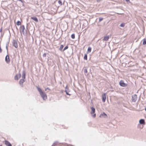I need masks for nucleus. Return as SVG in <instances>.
<instances>
[{
	"label": "nucleus",
	"instance_id": "30",
	"mask_svg": "<svg viewBox=\"0 0 146 146\" xmlns=\"http://www.w3.org/2000/svg\"><path fill=\"white\" fill-rule=\"evenodd\" d=\"M6 48L7 49V46H6Z\"/></svg>",
	"mask_w": 146,
	"mask_h": 146
},
{
	"label": "nucleus",
	"instance_id": "23",
	"mask_svg": "<svg viewBox=\"0 0 146 146\" xmlns=\"http://www.w3.org/2000/svg\"><path fill=\"white\" fill-rule=\"evenodd\" d=\"M68 48V46H66L63 49V51L65 50H66Z\"/></svg>",
	"mask_w": 146,
	"mask_h": 146
},
{
	"label": "nucleus",
	"instance_id": "17",
	"mask_svg": "<svg viewBox=\"0 0 146 146\" xmlns=\"http://www.w3.org/2000/svg\"><path fill=\"white\" fill-rule=\"evenodd\" d=\"M16 24L17 25L19 26V25H21V22L20 21H18L17 22Z\"/></svg>",
	"mask_w": 146,
	"mask_h": 146
},
{
	"label": "nucleus",
	"instance_id": "31",
	"mask_svg": "<svg viewBox=\"0 0 146 146\" xmlns=\"http://www.w3.org/2000/svg\"><path fill=\"white\" fill-rule=\"evenodd\" d=\"M145 110L146 111V107L145 108Z\"/></svg>",
	"mask_w": 146,
	"mask_h": 146
},
{
	"label": "nucleus",
	"instance_id": "27",
	"mask_svg": "<svg viewBox=\"0 0 146 146\" xmlns=\"http://www.w3.org/2000/svg\"><path fill=\"white\" fill-rule=\"evenodd\" d=\"M126 2H129V0H125Z\"/></svg>",
	"mask_w": 146,
	"mask_h": 146
},
{
	"label": "nucleus",
	"instance_id": "14",
	"mask_svg": "<svg viewBox=\"0 0 146 146\" xmlns=\"http://www.w3.org/2000/svg\"><path fill=\"white\" fill-rule=\"evenodd\" d=\"M13 44V46L15 48H17V47L18 45H17V43L16 41H14Z\"/></svg>",
	"mask_w": 146,
	"mask_h": 146
},
{
	"label": "nucleus",
	"instance_id": "25",
	"mask_svg": "<svg viewBox=\"0 0 146 146\" xmlns=\"http://www.w3.org/2000/svg\"><path fill=\"white\" fill-rule=\"evenodd\" d=\"M43 57H45L46 56V53H44L43 55Z\"/></svg>",
	"mask_w": 146,
	"mask_h": 146
},
{
	"label": "nucleus",
	"instance_id": "12",
	"mask_svg": "<svg viewBox=\"0 0 146 146\" xmlns=\"http://www.w3.org/2000/svg\"><path fill=\"white\" fill-rule=\"evenodd\" d=\"M5 144L7 146H12L11 144L7 141H5Z\"/></svg>",
	"mask_w": 146,
	"mask_h": 146
},
{
	"label": "nucleus",
	"instance_id": "26",
	"mask_svg": "<svg viewBox=\"0 0 146 146\" xmlns=\"http://www.w3.org/2000/svg\"><path fill=\"white\" fill-rule=\"evenodd\" d=\"M84 72L85 73H87V70L86 69L84 70Z\"/></svg>",
	"mask_w": 146,
	"mask_h": 146
},
{
	"label": "nucleus",
	"instance_id": "11",
	"mask_svg": "<svg viewBox=\"0 0 146 146\" xmlns=\"http://www.w3.org/2000/svg\"><path fill=\"white\" fill-rule=\"evenodd\" d=\"M31 19L34 20L36 22H37L38 21V20L37 18L35 17H31Z\"/></svg>",
	"mask_w": 146,
	"mask_h": 146
},
{
	"label": "nucleus",
	"instance_id": "5",
	"mask_svg": "<svg viewBox=\"0 0 146 146\" xmlns=\"http://www.w3.org/2000/svg\"><path fill=\"white\" fill-rule=\"evenodd\" d=\"M119 84L122 87H125L127 86L126 84L123 81H121L119 82Z\"/></svg>",
	"mask_w": 146,
	"mask_h": 146
},
{
	"label": "nucleus",
	"instance_id": "3",
	"mask_svg": "<svg viewBox=\"0 0 146 146\" xmlns=\"http://www.w3.org/2000/svg\"><path fill=\"white\" fill-rule=\"evenodd\" d=\"M91 114L92 116L93 117H96V114L95 113V109L93 107L91 108Z\"/></svg>",
	"mask_w": 146,
	"mask_h": 146
},
{
	"label": "nucleus",
	"instance_id": "29",
	"mask_svg": "<svg viewBox=\"0 0 146 146\" xmlns=\"http://www.w3.org/2000/svg\"><path fill=\"white\" fill-rule=\"evenodd\" d=\"M66 94H67V95H70L68 93H67V92L66 91Z\"/></svg>",
	"mask_w": 146,
	"mask_h": 146
},
{
	"label": "nucleus",
	"instance_id": "1",
	"mask_svg": "<svg viewBox=\"0 0 146 146\" xmlns=\"http://www.w3.org/2000/svg\"><path fill=\"white\" fill-rule=\"evenodd\" d=\"M37 89L43 99L44 100H46L47 98L46 94H45L39 88L37 87Z\"/></svg>",
	"mask_w": 146,
	"mask_h": 146
},
{
	"label": "nucleus",
	"instance_id": "13",
	"mask_svg": "<svg viewBox=\"0 0 146 146\" xmlns=\"http://www.w3.org/2000/svg\"><path fill=\"white\" fill-rule=\"evenodd\" d=\"M109 37L108 36H105L103 39V40L105 41H107L109 38Z\"/></svg>",
	"mask_w": 146,
	"mask_h": 146
},
{
	"label": "nucleus",
	"instance_id": "2",
	"mask_svg": "<svg viewBox=\"0 0 146 146\" xmlns=\"http://www.w3.org/2000/svg\"><path fill=\"white\" fill-rule=\"evenodd\" d=\"M25 77V73L24 71H23L22 74V79H21L20 80L19 83L20 84H22L24 82V79Z\"/></svg>",
	"mask_w": 146,
	"mask_h": 146
},
{
	"label": "nucleus",
	"instance_id": "10",
	"mask_svg": "<svg viewBox=\"0 0 146 146\" xmlns=\"http://www.w3.org/2000/svg\"><path fill=\"white\" fill-rule=\"evenodd\" d=\"M139 123L140 124L142 125H145V124L144 120L143 119H141L139 120Z\"/></svg>",
	"mask_w": 146,
	"mask_h": 146
},
{
	"label": "nucleus",
	"instance_id": "16",
	"mask_svg": "<svg viewBox=\"0 0 146 146\" xmlns=\"http://www.w3.org/2000/svg\"><path fill=\"white\" fill-rule=\"evenodd\" d=\"M143 45H145L146 44V39H145L143 40Z\"/></svg>",
	"mask_w": 146,
	"mask_h": 146
},
{
	"label": "nucleus",
	"instance_id": "15",
	"mask_svg": "<svg viewBox=\"0 0 146 146\" xmlns=\"http://www.w3.org/2000/svg\"><path fill=\"white\" fill-rule=\"evenodd\" d=\"M92 48H91L89 47H88L87 50V53H89L91 52Z\"/></svg>",
	"mask_w": 146,
	"mask_h": 146
},
{
	"label": "nucleus",
	"instance_id": "28",
	"mask_svg": "<svg viewBox=\"0 0 146 146\" xmlns=\"http://www.w3.org/2000/svg\"><path fill=\"white\" fill-rule=\"evenodd\" d=\"M97 2L100 1L101 0H96Z\"/></svg>",
	"mask_w": 146,
	"mask_h": 146
},
{
	"label": "nucleus",
	"instance_id": "7",
	"mask_svg": "<svg viewBox=\"0 0 146 146\" xmlns=\"http://www.w3.org/2000/svg\"><path fill=\"white\" fill-rule=\"evenodd\" d=\"M137 95L135 94L133 95L132 96V101L133 102H135L137 99Z\"/></svg>",
	"mask_w": 146,
	"mask_h": 146
},
{
	"label": "nucleus",
	"instance_id": "21",
	"mask_svg": "<svg viewBox=\"0 0 146 146\" xmlns=\"http://www.w3.org/2000/svg\"><path fill=\"white\" fill-rule=\"evenodd\" d=\"M125 24L124 23H122L120 25V26L121 27H123L125 26Z\"/></svg>",
	"mask_w": 146,
	"mask_h": 146
},
{
	"label": "nucleus",
	"instance_id": "18",
	"mask_svg": "<svg viewBox=\"0 0 146 146\" xmlns=\"http://www.w3.org/2000/svg\"><path fill=\"white\" fill-rule=\"evenodd\" d=\"M63 45H61L60 46V48H59V50H61L62 49V48H63Z\"/></svg>",
	"mask_w": 146,
	"mask_h": 146
},
{
	"label": "nucleus",
	"instance_id": "4",
	"mask_svg": "<svg viewBox=\"0 0 146 146\" xmlns=\"http://www.w3.org/2000/svg\"><path fill=\"white\" fill-rule=\"evenodd\" d=\"M100 117L101 118H106L107 117V115L104 113H103L100 114Z\"/></svg>",
	"mask_w": 146,
	"mask_h": 146
},
{
	"label": "nucleus",
	"instance_id": "24",
	"mask_svg": "<svg viewBox=\"0 0 146 146\" xmlns=\"http://www.w3.org/2000/svg\"><path fill=\"white\" fill-rule=\"evenodd\" d=\"M103 19V18L101 17H100L99 18V21H102Z\"/></svg>",
	"mask_w": 146,
	"mask_h": 146
},
{
	"label": "nucleus",
	"instance_id": "20",
	"mask_svg": "<svg viewBox=\"0 0 146 146\" xmlns=\"http://www.w3.org/2000/svg\"><path fill=\"white\" fill-rule=\"evenodd\" d=\"M58 2L60 5H62V2L60 0H59Z\"/></svg>",
	"mask_w": 146,
	"mask_h": 146
},
{
	"label": "nucleus",
	"instance_id": "8",
	"mask_svg": "<svg viewBox=\"0 0 146 146\" xmlns=\"http://www.w3.org/2000/svg\"><path fill=\"white\" fill-rule=\"evenodd\" d=\"M5 61L7 63H8L10 62V59H9V56L7 55L5 57Z\"/></svg>",
	"mask_w": 146,
	"mask_h": 146
},
{
	"label": "nucleus",
	"instance_id": "19",
	"mask_svg": "<svg viewBox=\"0 0 146 146\" xmlns=\"http://www.w3.org/2000/svg\"><path fill=\"white\" fill-rule=\"evenodd\" d=\"M87 56L86 54H85L84 57V59L86 60H87Z\"/></svg>",
	"mask_w": 146,
	"mask_h": 146
},
{
	"label": "nucleus",
	"instance_id": "9",
	"mask_svg": "<svg viewBox=\"0 0 146 146\" xmlns=\"http://www.w3.org/2000/svg\"><path fill=\"white\" fill-rule=\"evenodd\" d=\"M21 76V75L20 74H17L15 75V80H18L19 79Z\"/></svg>",
	"mask_w": 146,
	"mask_h": 146
},
{
	"label": "nucleus",
	"instance_id": "6",
	"mask_svg": "<svg viewBox=\"0 0 146 146\" xmlns=\"http://www.w3.org/2000/svg\"><path fill=\"white\" fill-rule=\"evenodd\" d=\"M106 97L105 93H104L102 95V101L103 102H105L106 101Z\"/></svg>",
	"mask_w": 146,
	"mask_h": 146
},
{
	"label": "nucleus",
	"instance_id": "22",
	"mask_svg": "<svg viewBox=\"0 0 146 146\" xmlns=\"http://www.w3.org/2000/svg\"><path fill=\"white\" fill-rule=\"evenodd\" d=\"M72 38L74 39L75 38V35L74 34H72L71 36Z\"/></svg>",
	"mask_w": 146,
	"mask_h": 146
}]
</instances>
